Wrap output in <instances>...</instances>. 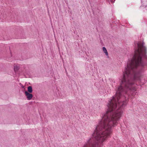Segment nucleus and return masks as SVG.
<instances>
[{
    "label": "nucleus",
    "mask_w": 147,
    "mask_h": 147,
    "mask_svg": "<svg viewBox=\"0 0 147 147\" xmlns=\"http://www.w3.org/2000/svg\"><path fill=\"white\" fill-rule=\"evenodd\" d=\"M143 65H127L123 73L121 85L117 88L115 96L108 104L107 111L99 122L92 134L97 142H94L93 138H90L87 141L83 147H99L110 136L112 133V127L117 124V121L120 119L122 114L120 109H116L117 107V103L120 106H123L127 103L126 101L123 100L122 98L123 97H122L124 90L122 84L128 90L136 91V88L134 86V82L141 81L142 77L136 74L132 75L131 71L138 66Z\"/></svg>",
    "instance_id": "1"
},
{
    "label": "nucleus",
    "mask_w": 147,
    "mask_h": 147,
    "mask_svg": "<svg viewBox=\"0 0 147 147\" xmlns=\"http://www.w3.org/2000/svg\"><path fill=\"white\" fill-rule=\"evenodd\" d=\"M25 96L28 100H31L33 97V95L30 93H28L27 91H25Z\"/></svg>",
    "instance_id": "2"
},
{
    "label": "nucleus",
    "mask_w": 147,
    "mask_h": 147,
    "mask_svg": "<svg viewBox=\"0 0 147 147\" xmlns=\"http://www.w3.org/2000/svg\"><path fill=\"white\" fill-rule=\"evenodd\" d=\"M14 70L16 73L18 72V64H14Z\"/></svg>",
    "instance_id": "3"
},
{
    "label": "nucleus",
    "mask_w": 147,
    "mask_h": 147,
    "mask_svg": "<svg viewBox=\"0 0 147 147\" xmlns=\"http://www.w3.org/2000/svg\"><path fill=\"white\" fill-rule=\"evenodd\" d=\"M102 50L104 52V53L105 54V55L106 56L108 57V53L107 52V51L105 47H102Z\"/></svg>",
    "instance_id": "4"
},
{
    "label": "nucleus",
    "mask_w": 147,
    "mask_h": 147,
    "mask_svg": "<svg viewBox=\"0 0 147 147\" xmlns=\"http://www.w3.org/2000/svg\"><path fill=\"white\" fill-rule=\"evenodd\" d=\"M28 92L29 93H31L32 92V88L31 86H29L28 87Z\"/></svg>",
    "instance_id": "5"
}]
</instances>
